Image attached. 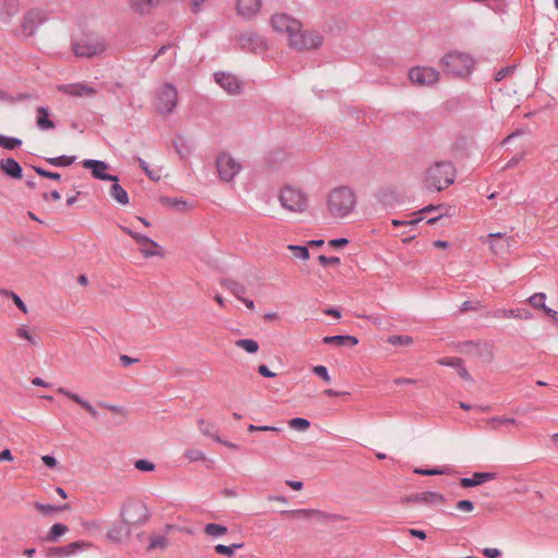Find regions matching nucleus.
Listing matches in <instances>:
<instances>
[{"instance_id":"nucleus-1","label":"nucleus","mask_w":558,"mask_h":558,"mask_svg":"<svg viewBox=\"0 0 558 558\" xmlns=\"http://www.w3.org/2000/svg\"><path fill=\"white\" fill-rule=\"evenodd\" d=\"M356 205L355 193L348 186H339L330 191L327 198L328 213L333 218H344Z\"/></svg>"},{"instance_id":"nucleus-2","label":"nucleus","mask_w":558,"mask_h":558,"mask_svg":"<svg viewBox=\"0 0 558 558\" xmlns=\"http://www.w3.org/2000/svg\"><path fill=\"white\" fill-rule=\"evenodd\" d=\"M456 169L450 161H437L425 173V186L429 191H442L454 182Z\"/></svg>"},{"instance_id":"nucleus-3","label":"nucleus","mask_w":558,"mask_h":558,"mask_svg":"<svg viewBox=\"0 0 558 558\" xmlns=\"http://www.w3.org/2000/svg\"><path fill=\"white\" fill-rule=\"evenodd\" d=\"M442 71L453 76L469 75L473 69V58L464 52L450 51L439 61Z\"/></svg>"},{"instance_id":"nucleus-4","label":"nucleus","mask_w":558,"mask_h":558,"mask_svg":"<svg viewBox=\"0 0 558 558\" xmlns=\"http://www.w3.org/2000/svg\"><path fill=\"white\" fill-rule=\"evenodd\" d=\"M120 518L124 525L132 526L144 525L150 519L148 507L141 500L128 499L120 509Z\"/></svg>"},{"instance_id":"nucleus-5","label":"nucleus","mask_w":558,"mask_h":558,"mask_svg":"<svg viewBox=\"0 0 558 558\" xmlns=\"http://www.w3.org/2000/svg\"><path fill=\"white\" fill-rule=\"evenodd\" d=\"M280 205L291 213H304L307 208L306 195L298 189L286 186L279 194Z\"/></svg>"},{"instance_id":"nucleus-6","label":"nucleus","mask_w":558,"mask_h":558,"mask_svg":"<svg viewBox=\"0 0 558 558\" xmlns=\"http://www.w3.org/2000/svg\"><path fill=\"white\" fill-rule=\"evenodd\" d=\"M216 168L219 179L225 182H232L241 171V165L228 153H220L216 159Z\"/></svg>"},{"instance_id":"nucleus-7","label":"nucleus","mask_w":558,"mask_h":558,"mask_svg":"<svg viewBox=\"0 0 558 558\" xmlns=\"http://www.w3.org/2000/svg\"><path fill=\"white\" fill-rule=\"evenodd\" d=\"M178 102V92L177 88L170 84L166 83L157 93V102L156 109L161 114H170L173 112Z\"/></svg>"},{"instance_id":"nucleus-8","label":"nucleus","mask_w":558,"mask_h":558,"mask_svg":"<svg viewBox=\"0 0 558 558\" xmlns=\"http://www.w3.org/2000/svg\"><path fill=\"white\" fill-rule=\"evenodd\" d=\"M72 49L76 57L92 58L102 53L106 49V44L104 39L86 37L73 43Z\"/></svg>"},{"instance_id":"nucleus-9","label":"nucleus","mask_w":558,"mask_h":558,"mask_svg":"<svg viewBox=\"0 0 558 558\" xmlns=\"http://www.w3.org/2000/svg\"><path fill=\"white\" fill-rule=\"evenodd\" d=\"M282 515H290L294 518H302L305 520L308 519H317L320 522H338V521H344L347 520L345 517L336 514V513H329L317 509H293V510H282L280 512Z\"/></svg>"},{"instance_id":"nucleus-10","label":"nucleus","mask_w":558,"mask_h":558,"mask_svg":"<svg viewBox=\"0 0 558 558\" xmlns=\"http://www.w3.org/2000/svg\"><path fill=\"white\" fill-rule=\"evenodd\" d=\"M323 44V37L316 32H302L301 28L294 32L289 45L298 50L315 49Z\"/></svg>"},{"instance_id":"nucleus-11","label":"nucleus","mask_w":558,"mask_h":558,"mask_svg":"<svg viewBox=\"0 0 558 558\" xmlns=\"http://www.w3.org/2000/svg\"><path fill=\"white\" fill-rule=\"evenodd\" d=\"M93 544L86 541H75L64 546L49 547L46 550V558H65L75 556L81 551L90 549Z\"/></svg>"},{"instance_id":"nucleus-12","label":"nucleus","mask_w":558,"mask_h":558,"mask_svg":"<svg viewBox=\"0 0 558 558\" xmlns=\"http://www.w3.org/2000/svg\"><path fill=\"white\" fill-rule=\"evenodd\" d=\"M409 78L413 84L429 86L439 81V72L429 66H414L409 71Z\"/></svg>"},{"instance_id":"nucleus-13","label":"nucleus","mask_w":558,"mask_h":558,"mask_svg":"<svg viewBox=\"0 0 558 558\" xmlns=\"http://www.w3.org/2000/svg\"><path fill=\"white\" fill-rule=\"evenodd\" d=\"M48 16L45 11L32 9L25 13L22 21V28L25 34L32 36L38 26L47 21Z\"/></svg>"},{"instance_id":"nucleus-14","label":"nucleus","mask_w":558,"mask_h":558,"mask_svg":"<svg viewBox=\"0 0 558 558\" xmlns=\"http://www.w3.org/2000/svg\"><path fill=\"white\" fill-rule=\"evenodd\" d=\"M83 167L92 171V175L97 180L119 182L117 175L107 173L109 165L102 160L85 159L82 162Z\"/></svg>"},{"instance_id":"nucleus-15","label":"nucleus","mask_w":558,"mask_h":558,"mask_svg":"<svg viewBox=\"0 0 558 558\" xmlns=\"http://www.w3.org/2000/svg\"><path fill=\"white\" fill-rule=\"evenodd\" d=\"M270 22L275 31L279 33H287L289 38L301 27V23L299 21L284 13L272 15Z\"/></svg>"},{"instance_id":"nucleus-16","label":"nucleus","mask_w":558,"mask_h":558,"mask_svg":"<svg viewBox=\"0 0 558 558\" xmlns=\"http://www.w3.org/2000/svg\"><path fill=\"white\" fill-rule=\"evenodd\" d=\"M58 90L72 97H93L97 94V89L87 83L59 85Z\"/></svg>"},{"instance_id":"nucleus-17","label":"nucleus","mask_w":558,"mask_h":558,"mask_svg":"<svg viewBox=\"0 0 558 558\" xmlns=\"http://www.w3.org/2000/svg\"><path fill=\"white\" fill-rule=\"evenodd\" d=\"M238 43L242 50L250 52L262 51L266 48L264 38L256 33H247L239 36Z\"/></svg>"},{"instance_id":"nucleus-18","label":"nucleus","mask_w":558,"mask_h":558,"mask_svg":"<svg viewBox=\"0 0 558 558\" xmlns=\"http://www.w3.org/2000/svg\"><path fill=\"white\" fill-rule=\"evenodd\" d=\"M260 8V0H235L236 13L245 20L254 17Z\"/></svg>"},{"instance_id":"nucleus-19","label":"nucleus","mask_w":558,"mask_h":558,"mask_svg":"<svg viewBox=\"0 0 558 558\" xmlns=\"http://www.w3.org/2000/svg\"><path fill=\"white\" fill-rule=\"evenodd\" d=\"M445 496L439 493L435 492H423V493H416L412 494L411 496H408L404 498V501L407 502H417V504H425V505H439L445 502Z\"/></svg>"},{"instance_id":"nucleus-20","label":"nucleus","mask_w":558,"mask_h":558,"mask_svg":"<svg viewBox=\"0 0 558 558\" xmlns=\"http://www.w3.org/2000/svg\"><path fill=\"white\" fill-rule=\"evenodd\" d=\"M215 81L229 94L235 95L241 90L239 80L229 73L218 72L215 73Z\"/></svg>"},{"instance_id":"nucleus-21","label":"nucleus","mask_w":558,"mask_h":558,"mask_svg":"<svg viewBox=\"0 0 558 558\" xmlns=\"http://www.w3.org/2000/svg\"><path fill=\"white\" fill-rule=\"evenodd\" d=\"M0 170L11 179L21 180L23 178V169L14 158H2L0 160Z\"/></svg>"},{"instance_id":"nucleus-22","label":"nucleus","mask_w":558,"mask_h":558,"mask_svg":"<svg viewBox=\"0 0 558 558\" xmlns=\"http://www.w3.org/2000/svg\"><path fill=\"white\" fill-rule=\"evenodd\" d=\"M496 478V473L493 472H475L472 477H462L460 480V486L463 488H470L478 486L485 482Z\"/></svg>"},{"instance_id":"nucleus-23","label":"nucleus","mask_w":558,"mask_h":558,"mask_svg":"<svg viewBox=\"0 0 558 558\" xmlns=\"http://www.w3.org/2000/svg\"><path fill=\"white\" fill-rule=\"evenodd\" d=\"M57 392L60 393V395H63L65 397H68L70 400L74 401L75 403H77L78 405H81L84 410H86L94 418H97L98 417V412L96 411V409L86 400H84L83 398H81L77 393H74L72 391H70L69 389L64 388V387H59L57 389Z\"/></svg>"},{"instance_id":"nucleus-24","label":"nucleus","mask_w":558,"mask_h":558,"mask_svg":"<svg viewBox=\"0 0 558 558\" xmlns=\"http://www.w3.org/2000/svg\"><path fill=\"white\" fill-rule=\"evenodd\" d=\"M20 4L17 0H0V22L7 24L17 14Z\"/></svg>"},{"instance_id":"nucleus-25","label":"nucleus","mask_w":558,"mask_h":558,"mask_svg":"<svg viewBox=\"0 0 558 558\" xmlns=\"http://www.w3.org/2000/svg\"><path fill=\"white\" fill-rule=\"evenodd\" d=\"M50 111L48 107L40 106L36 109V125L39 130H52L56 128L54 122L49 118Z\"/></svg>"},{"instance_id":"nucleus-26","label":"nucleus","mask_w":558,"mask_h":558,"mask_svg":"<svg viewBox=\"0 0 558 558\" xmlns=\"http://www.w3.org/2000/svg\"><path fill=\"white\" fill-rule=\"evenodd\" d=\"M323 343L332 344L337 347H354L359 343V340L354 336H326L323 338Z\"/></svg>"},{"instance_id":"nucleus-27","label":"nucleus","mask_w":558,"mask_h":558,"mask_svg":"<svg viewBox=\"0 0 558 558\" xmlns=\"http://www.w3.org/2000/svg\"><path fill=\"white\" fill-rule=\"evenodd\" d=\"M131 529L124 525L123 522L119 525H114L107 532V538L113 543H121L123 536H130Z\"/></svg>"},{"instance_id":"nucleus-28","label":"nucleus","mask_w":558,"mask_h":558,"mask_svg":"<svg viewBox=\"0 0 558 558\" xmlns=\"http://www.w3.org/2000/svg\"><path fill=\"white\" fill-rule=\"evenodd\" d=\"M159 3V0H129L131 9L140 14H147Z\"/></svg>"},{"instance_id":"nucleus-29","label":"nucleus","mask_w":558,"mask_h":558,"mask_svg":"<svg viewBox=\"0 0 558 558\" xmlns=\"http://www.w3.org/2000/svg\"><path fill=\"white\" fill-rule=\"evenodd\" d=\"M142 238L145 239L146 241H136V242L140 244V251L144 255V257L148 258V257L160 255V253L158 251L153 250V248H156L159 246L157 242H155L154 240H151L150 238H148L144 234H142Z\"/></svg>"},{"instance_id":"nucleus-30","label":"nucleus","mask_w":558,"mask_h":558,"mask_svg":"<svg viewBox=\"0 0 558 558\" xmlns=\"http://www.w3.org/2000/svg\"><path fill=\"white\" fill-rule=\"evenodd\" d=\"M220 284L227 288L238 300L242 299L243 294L246 292L244 284L232 279L223 278Z\"/></svg>"},{"instance_id":"nucleus-31","label":"nucleus","mask_w":558,"mask_h":558,"mask_svg":"<svg viewBox=\"0 0 558 558\" xmlns=\"http://www.w3.org/2000/svg\"><path fill=\"white\" fill-rule=\"evenodd\" d=\"M110 196L120 205L129 204V195L128 192L118 183L113 182L109 191Z\"/></svg>"},{"instance_id":"nucleus-32","label":"nucleus","mask_w":558,"mask_h":558,"mask_svg":"<svg viewBox=\"0 0 558 558\" xmlns=\"http://www.w3.org/2000/svg\"><path fill=\"white\" fill-rule=\"evenodd\" d=\"M495 317L530 319L532 314L526 310H498Z\"/></svg>"},{"instance_id":"nucleus-33","label":"nucleus","mask_w":558,"mask_h":558,"mask_svg":"<svg viewBox=\"0 0 558 558\" xmlns=\"http://www.w3.org/2000/svg\"><path fill=\"white\" fill-rule=\"evenodd\" d=\"M68 531V525L63 523H56L50 527L49 532L47 533L46 541L51 543L57 542Z\"/></svg>"},{"instance_id":"nucleus-34","label":"nucleus","mask_w":558,"mask_h":558,"mask_svg":"<svg viewBox=\"0 0 558 558\" xmlns=\"http://www.w3.org/2000/svg\"><path fill=\"white\" fill-rule=\"evenodd\" d=\"M204 533L208 536L218 538L228 533V527L218 523H207L204 526Z\"/></svg>"},{"instance_id":"nucleus-35","label":"nucleus","mask_w":558,"mask_h":558,"mask_svg":"<svg viewBox=\"0 0 558 558\" xmlns=\"http://www.w3.org/2000/svg\"><path fill=\"white\" fill-rule=\"evenodd\" d=\"M197 423H198L199 430L204 435L211 437L217 442H222V439L219 437V435L217 433H214V429H215V425L214 424H211L209 422H206L203 418L198 420Z\"/></svg>"},{"instance_id":"nucleus-36","label":"nucleus","mask_w":558,"mask_h":558,"mask_svg":"<svg viewBox=\"0 0 558 558\" xmlns=\"http://www.w3.org/2000/svg\"><path fill=\"white\" fill-rule=\"evenodd\" d=\"M169 545V541L163 535H151L149 538V544L147 546V550L151 551L154 549H166Z\"/></svg>"},{"instance_id":"nucleus-37","label":"nucleus","mask_w":558,"mask_h":558,"mask_svg":"<svg viewBox=\"0 0 558 558\" xmlns=\"http://www.w3.org/2000/svg\"><path fill=\"white\" fill-rule=\"evenodd\" d=\"M244 547L243 543H234L231 545H222L218 544L215 546V551L219 555H226L228 557H232L236 549Z\"/></svg>"},{"instance_id":"nucleus-38","label":"nucleus","mask_w":558,"mask_h":558,"mask_svg":"<svg viewBox=\"0 0 558 558\" xmlns=\"http://www.w3.org/2000/svg\"><path fill=\"white\" fill-rule=\"evenodd\" d=\"M15 333L19 338L26 340L32 345H38L39 343L38 338L33 335L25 325H21Z\"/></svg>"},{"instance_id":"nucleus-39","label":"nucleus","mask_w":558,"mask_h":558,"mask_svg":"<svg viewBox=\"0 0 558 558\" xmlns=\"http://www.w3.org/2000/svg\"><path fill=\"white\" fill-rule=\"evenodd\" d=\"M35 508L41 512L43 514H51L53 512L58 511H64L70 509V506L68 504L61 505V506H53V505H45V504H35Z\"/></svg>"},{"instance_id":"nucleus-40","label":"nucleus","mask_w":558,"mask_h":558,"mask_svg":"<svg viewBox=\"0 0 558 558\" xmlns=\"http://www.w3.org/2000/svg\"><path fill=\"white\" fill-rule=\"evenodd\" d=\"M21 145H22V141L20 138L10 137V136L0 134V146L1 147L9 149V150H13V149L19 148Z\"/></svg>"},{"instance_id":"nucleus-41","label":"nucleus","mask_w":558,"mask_h":558,"mask_svg":"<svg viewBox=\"0 0 558 558\" xmlns=\"http://www.w3.org/2000/svg\"><path fill=\"white\" fill-rule=\"evenodd\" d=\"M75 156L62 155L59 157L48 158L47 162L54 167H68L71 166L75 161Z\"/></svg>"},{"instance_id":"nucleus-42","label":"nucleus","mask_w":558,"mask_h":558,"mask_svg":"<svg viewBox=\"0 0 558 558\" xmlns=\"http://www.w3.org/2000/svg\"><path fill=\"white\" fill-rule=\"evenodd\" d=\"M235 345L245 350L248 353H256L258 351V343L253 339H239L235 341Z\"/></svg>"},{"instance_id":"nucleus-43","label":"nucleus","mask_w":558,"mask_h":558,"mask_svg":"<svg viewBox=\"0 0 558 558\" xmlns=\"http://www.w3.org/2000/svg\"><path fill=\"white\" fill-rule=\"evenodd\" d=\"M388 343L392 345H411L413 343V338L407 335H392L387 339Z\"/></svg>"},{"instance_id":"nucleus-44","label":"nucleus","mask_w":558,"mask_h":558,"mask_svg":"<svg viewBox=\"0 0 558 558\" xmlns=\"http://www.w3.org/2000/svg\"><path fill=\"white\" fill-rule=\"evenodd\" d=\"M288 250L293 253V256L295 258L305 260L310 257V252H308L307 246L290 244V245H288Z\"/></svg>"},{"instance_id":"nucleus-45","label":"nucleus","mask_w":558,"mask_h":558,"mask_svg":"<svg viewBox=\"0 0 558 558\" xmlns=\"http://www.w3.org/2000/svg\"><path fill=\"white\" fill-rule=\"evenodd\" d=\"M288 425H289V427H291L293 429H296L300 432H305L310 427L311 423L306 418L294 417L288 422Z\"/></svg>"},{"instance_id":"nucleus-46","label":"nucleus","mask_w":558,"mask_h":558,"mask_svg":"<svg viewBox=\"0 0 558 558\" xmlns=\"http://www.w3.org/2000/svg\"><path fill=\"white\" fill-rule=\"evenodd\" d=\"M545 300H546V294L543 292H537L530 296L529 303L534 308H539L543 311L544 307H546Z\"/></svg>"},{"instance_id":"nucleus-47","label":"nucleus","mask_w":558,"mask_h":558,"mask_svg":"<svg viewBox=\"0 0 558 558\" xmlns=\"http://www.w3.org/2000/svg\"><path fill=\"white\" fill-rule=\"evenodd\" d=\"M160 202L162 204L170 205L178 210H183L186 208V202L181 198L161 197Z\"/></svg>"},{"instance_id":"nucleus-48","label":"nucleus","mask_w":558,"mask_h":558,"mask_svg":"<svg viewBox=\"0 0 558 558\" xmlns=\"http://www.w3.org/2000/svg\"><path fill=\"white\" fill-rule=\"evenodd\" d=\"M450 471L449 468H437V469H416L414 472L416 474L421 475H441V474H448Z\"/></svg>"},{"instance_id":"nucleus-49","label":"nucleus","mask_w":558,"mask_h":558,"mask_svg":"<svg viewBox=\"0 0 558 558\" xmlns=\"http://www.w3.org/2000/svg\"><path fill=\"white\" fill-rule=\"evenodd\" d=\"M438 363L444 366L459 368L463 364V360L460 357H442L438 360Z\"/></svg>"},{"instance_id":"nucleus-50","label":"nucleus","mask_w":558,"mask_h":558,"mask_svg":"<svg viewBox=\"0 0 558 558\" xmlns=\"http://www.w3.org/2000/svg\"><path fill=\"white\" fill-rule=\"evenodd\" d=\"M33 169L40 177H44V178H47V179H51V180H56V181H59L61 179V175L58 172H51V171H48V170H46V169H44L41 167H36V166H34Z\"/></svg>"},{"instance_id":"nucleus-51","label":"nucleus","mask_w":558,"mask_h":558,"mask_svg":"<svg viewBox=\"0 0 558 558\" xmlns=\"http://www.w3.org/2000/svg\"><path fill=\"white\" fill-rule=\"evenodd\" d=\"M184 457L190 461V462H195V461H201V460H204L205 459V454L203 451L201 450H197V449H189L184 452Z\"/></svg>"},{"instance_id":"nucleus-52","label":"nucleus","mask_w":558,"mask_h":558,"mask_svg":"<svg viewBox=\"0 0 558 558\" xmlns=\"http://www.w3.org/2000/svg\"><path fill=\"white\" fill-rule=\"evenodd\" d=\"M483 307L480 301H464L460 306V313H466L469 311H478Z\"/></svg>"},{"instance_id":"nucleus-53","label":"nucleus","mask_w":558,"mask_h":558,"mask_svg":"<svg viewBox=\"0 0 558 558\" xmlns=\"http://www.w3.org/2000/svg\"><path fill=\"white\" fill-rule=\"evenodd\" d=\"M134 465L137 470L143 472H153L156 469V465L146 459L137 460Z\"/></svg>"},{"instance_id":"nucleus-54","label":"nucleus","mask_w":558,"mask_h":558,"mask_svg":"<svg viewBox=\"0 0 558 558\" xmlns=\"http://www.w3.org/2000/svg\"><path fill=\"white\" fill-rule=\"evenodd\" d=\"M313 373L320 377L324 381L330 383L331 378L328 374V369L324 365H317L313 367Z\"/></svg>"},{"instance_id":"nucleus-55","label":"nucleus","mask_w":558,"mask_h":558,"mask_svg":"<svg viewBox=\"0 0 558 558\" xmlns=\"http://www.w3.org/2000/svg\"><path fill=\"white\" fill-rule=\"evenodd\" d=\"M174 148L182 158L190 154V148L186 146L182 138H179L177 142H174Z\"/></svg>"},{"instance_id":"nucleus-56","label":"nucleus","mask_w":558,"mask_h":558,"mask_svg":"<svg viewBox=\"0 0 558 558\" xmlns=\"http://www.w3.org/2000/svg\"><path fill=\"white\" fill-rule=\"evenodd\" d=\"M456 508L460 511L472 512L474 510V504L471 500L463 499L456 504Z\"/></svg>"},{"instance_id":"nucleus-57","label":"nucleus","mask_w":558,"mask_h":558,"mask_svg":"<svg viewBox=\"0 0 558 558\" xmlns=\"http://www.w3.org/2000/svg\"><path fill=\"white\" fill-rule=\"evenodd\" d=\"M318 262L323 265V266H328V265H339L340 264V258L337 257V256H330V257H327L325 255H319L318 256Z\"/></svg>"},{"instance_id":"nucleus-58","label":"nucleus","mask_w":558,"mask_h":558,"mask_svg":"<svg viewBox=\"0 0 558 558\" xmlns=\"http://www.w3.org/2000/svg\"><path fill=\"white\" fill-rule=\"evenodd\" d=\"M514 71V66H506L498 70L495 74V81L500 82L502 81L509 73H512Z\"/></svg>"},{"instance_id":"nucleus-59","label":"nucleus","mask_w":558,"mask_h":558,"mask_svg":"<svg viewBox=\"0 0 558 558\" xmlns=\"http://www.w3.org/2000/svg\"><path fill=\"white\" fill-rule=\"evenodd\" d=\"M517 421L514 418H510V417H492L488 420V424H492L493 425V428H496V425L495 424H506V423H511V424H514Z\"/></svg>"},{"instance_id":"nucleus-60","label":"nucleus","mask_w":558,"mask_h":558,"mask_svg":"<svg viewBox=\"0 0 558 558\" xmlns=\"http://www.w3.org/2000/svg\"><path fill=\"white\" fill-rule=\"evenodd\" d=\"M41 460L45 463V465H47L49 469H53L58 464L57 459L54 457H52V456H49V454L43 456Z\"/></svg>"},{"instance_id":"nucleus-61","label":"nucleus","mask_w":558,"mask_h":558,"mask_svg":"<svg viewBox=\"0 0 558 558\" xmlns=\"http://www.w3.org/2000/svg\"><path fill=\"white\" fill-rule=\"evenodd\" d=\"M11 300L14 302L19 310H21L23 313H27V307L25 303L16 293L12 294Z\"/></svg>"},{"instance_id":"nucleus-62","label":"nucleus","mask_w":558,"mask_h":558,"mask_svg":"<svg viewBox=\"0 0 558 558\" xmlns=\"http://www.w3.org/2000/svg\"><path fill=\"white\" fill-rule=\"evenodd\" d=\"M524 155L523 154H519V155H515L514 157H512L504 167V169H509V168H513L515 167L522 159H523Z\"/></svg>"},{"instance_id":"nucleus-63","label":"nucleus","mask_w":558,"mask_h":558,"mask_svg":"<svg viewBox=\"0 0 558 558\" xmlns=\"http://www.w3.org/2000/svg\"><path fill=\"white\" fill-rule=\"evenodd\" d=\"M483 555L486 556L487 558H498L501 555V553L497 548H484Z\"/></svg>"},{"instance_id":"nucleus-64","label":"nucleus","mask_w":558,"mask_h":558,"mask_svg":"<svg viewBox=\"0 0 558 558\" xmlns=\"http://www.w3.org/2000/svg\"><path fill=\"white\" fill-rule=\"evenodd\" d=\"M258 373L263 377L272 378L276 376V373L271 372L266 365L262 364L258 366Z\"/></svg>"}]
</instances>
